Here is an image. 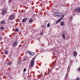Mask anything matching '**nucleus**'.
Returning <instances> with one entry per match:
<instances>
[{"label":"nucleus","mask_w":80,"mask_h":80,"mask_svg":"<svg viewBox=\"0 0 80 80\" xmlns=\"http://www.w3.org/2000/svg\"><path fill=\"white\" fill-rule=\"evenodd\" d=\"M35 57H33L32 59L30 62V67L31 68H33L34 67V65L35 64Z\"/></svg>","instance_id":"f257e3e1"},{"label":"nucleus","mask_w":80,"mask_h":80,"mask_svg":"<svg viewBox=\"0 0 80 80\" xmlns=\"http://www.w3.org/2000/svg\"><path fill=\"white\" fill-rule=\"evenodd\" d=\"M55 15L57 16V17H60V16L61 17V16H62V17L61 18H63V17H64L65 16V15H63V14H62V13H61L60 12L56 13H55Z\"/></svg>","instance_id":"f03ea898"},{"label":"nucleus","mask_w":80,"mask_h":80,"mask_svg":"<svg viewBox=\"0 0 80 80\" xmlns=\"http://www.w3.org/2000/svg\"><path fill=\"white\" fill-rule=\"evenodd\" d=\"M2 15H5L7 13V11L6 9H3L2 10Z\"/></svg>","instance_id":"7ed1b4c3"},{"label":"nucleus","mask_w":80,"mask_h":80,"mask_svg":"<svg viewBox=\"0 0 80 80\" xmlns=\"http://www.w3.org/2000/svg\"><path fill=\"white\" fill-rule=\"evenodd\" d=\"M75 11L78 13L80 12V8H77L75 9Z\"/></svg>","instance_id":"20e7f679"},{"label":"nucleus","mask_w":80,"mask_h":80,"mask_svg":"<svg viewBox=\"0 0 80 80\" xmlns=\"http://www.w3.org/2000/svg\"><path fill=\"white\" fill-rule=\"evenodd\" d=\"M28 54L30 55H31V56H33L35 55V53L32 52L30 51L28 52Z\"/></svg>","instance_id":"39448f33"},{"label":"nucleus","mask_w":80,"mask_h":80,"mask_svg":"<svg viewBox=\"0 0 80 80\" xmlns=\"http://www.w3.org/2000/svg\"><path fill=\"white\" fill-rule=\"evenodd\" d=\"M17 45H18V42L17 41H15L13 44V46L15 47L17 46Z\"/></svg>","instance_id":"423d86ee"},{"label":"nucleus","mask_w":80,"mask_h":80,"mask_svg":"<svg viewBox=\"0 0 80 80\" xmlns=\"http://www.w3.org/2000/svg\"><path fill=\"white\" fill-rule=\"evenodd\" d=\"M9 18L10 20H13L14 19V16L13 15H11L9 16Z\"/></svg>","instance_id":"0eeeda50"},{"label":"nucleus","mask_w":80,"mask_h":80,"mask_svg":"<svg viewBox=\"0 0 80 80\" xmlns=\"http://www.w3.org/2000/svg\"><path fill=\"white\" fill-rule=\"evenodd\" d=\"M73 55L74 57H76L77 56V52L76 51H75L73 53Z\"/></svg>","instance_id":"6e6552de"},{"label":"nucleus","mask_w":80,"mask_h":80,"mask_svg":"<svg viewBox=\"0 0 80 80\" xmlns=\"http://www.w3.org/2000/svg\"><path fill=\"white\" fill-rule=\"evenodd\" d=\"M5 23H6V22L5 21L2 20L1 22V25H4Z\"/></svg>","instance_id":"1a4fd4ad"},{"label":"nucleus","mask_w":80,"mask_h":80,"mask_svg":"<svg viewBox=\"0 0 80 80\" xmlns=\"http://www.w3.org/2000/svg\"><path fill=\"white\" fill-rule=\"evenodd\" d=\"M60 25L61 26H64L65 25V23L64 22L62 21L60 24Z\"/></svg>","instance_id":"9d476101"},{"label":"nucleus","mask_w":80,"mask_h":80,"mask_svg":"<svg viewBox=\"0 0 80 80\" xmlns=\"http://www.w3.org/2000/svg\"><path fill=\"white\" fill-rule=\"evenodd\" d=\"M27 19L26 18H25L22 20V22H26V21H27Z\"/></svg>","instance_id":"9b49d317"},{"label":"nucleus","mask_w":80,"mask_h":80,"mask_svg":"<svg viewBox=\"0 0 80 80\" xmlns=\"http://www.w3.org/2000/svg\"><path fill=\"white\" fill-rule=\"evenodd\" d=\"M27 59L26 58V57H24L23 58V61L24 62H25V61H27Z\"/></svg>","instance_id":"f8f14e48"},{"label":"nucleus","mask_w":80,"mask_h":80,"mask_svg":"<svg viewBox=\"0 0 80 80\" xmlns=\"http://www.w3.org/2000/svg\"><path fill=\"white\" fill-rule=\"evenodd\" d=\"M29 22L30 23H32L33 22V20L32 18H30V20H29Z\"/></svg>","instance_id":"ddd939ff"},{"label":"nucleus","mask_w":80,"mask_h":80,"mask_svg":"<svg viewBox=\"0 0 80 80\" xmlns=\"http://www.w3.org/2000/svg\"><path fill=\"white\" fill-rule=\"evenodd\" d=\"M62 36L63 38L65 39V33H63L62 34Z\"/></svg>","instance_id":"4468645a"},{"label":"nucleus","mask_w":80,"mask_h":80,"mask_svg":"<svg viewBox=\"0 0 80 80\" xmlns=\"http://www.w3.org/2000/svg\"><path fill=\"white\" fill-rule=\"evenodd\" d=\"M11 64H12V62H10L7 63L8 65H11Z\"/></svg>","instance_id":"2eb2a0df"},{"label":"nucleus","mask_w":80,"mask_h":80,"mask_svg":"<svg viewBox=\"0 0 80 80\" xmlns=\"http://www.w3.org/2000/svg\"><path fill=\"white\" fill-rule=\"evenodd\" d=\"M18 31H19V30L18 28H16L15 29V32H18Z\"/></svg>","instance_id":"dca6fc26"},{"label":"nucleus","mask_w":80,"mask_h":80,"mask_svg":"<svg viewBox=\"0 0 80 80\" xmlns=\"http://www.w3.org/2000/svg\"><path fill=\"white\" fill-rule=\"evenodd\" d=\"M5 53L6 55H7L8 54V51L6 50L5 52Z\"/></svg>","instance_id":"f3484780"},{"label":"nucleus","mask_w":80,"mask_h":80,"mask_svg":"<svg viewBox=\"0 0 80 80\" xmlns=\"http://www.w3.org/2000/svg\"><path fill=\"white\" fill-rule=\"evenodd\" d=\"M47 26L48 27H50V23H48L47 24Z\"/></svg>","instance_id":"a211bd4d"},{"label":"nucleus","mask_w":80,"mask_h":80,"mask_svg":"<svg viewBox=\"0 0 80 80\" xmlns=\"http://www.w3.org/2000/svg\"><path fill=\"white\" fill-rule=\"evenodd\" d=\"M3 27H1L0 28V29H1V30H3Z\"/></svg>","instance_id":"6ab92c4d"},{"label":"nucleus","mask_w":80,"mask_h":80,"mask_svg":"<svg viewBox=\"0 0 80 80\" xmlns=\"http://www.w3.org/2000/svg\"><path fill=\"white\" fill-rule=\"evenodd\" d=\"M60 22V21H57L56 22V23H59Z\"/></svg>","instance_id":"aec40b11"},{"label":"nucleus","mask_w":80,"mask_h":80,"mask_svg":"<svg viewBox=\"0 0 80 80\" xmlns=\"http://www.w3.org/2000/svg\"><path fill=\"white\" fill-rule=\"evenodd\" d=\"M21 61H19L18 62V64H20V63H21Z\"/></svg>","instance_id":"412c9836"},{"label":"nucleus","mask_w":80,"mask_h":80,"mask_svg":"<svg viewBox=\"0 0 80 80\" xmlns=\"http://www.w3.org/2000/svg\"><path fill=\"white\" fill-rule=\"evenodd\" d=\"M26 68H24V69H23V72H26Z\"/></svg>","instance_id":"4be33fe9"},{"label":"nucleus","mask_w":80,"mask_h":80,"mask_svg":"<svg viewBox=\"0 0 80 80\" xmlns=\"http://www.w3.org/2000/svg\"><path fill=\"white\" fill-rule=\"evenodd\" d=\"M76 80H80V78H76Z\"/></svg>","instance_id":"5701e85b"},{"label":"nucleus","mask_w":80,"mask_h":80,"mask_svg":"<svg viewBox=\"0 0 80 80\" xmlns=\"http://www.w3.org/2000/svg\"><path fill=\"white\" fill-rule=\"evenodd\" d=\"M2 38L1 37H0V41H1V40H2Z\"/></svg>","instance_id":"b1692460"},{"label":"nucleus","mask_w":80,"mask_h":80,"mask_svg":"<svg viewBox=\"0 0 80 80\" xmlns=\"http://www.w3.org/2000/svg\"><path fill=\"white\" fill-rule=\"evenodd\" d=\"M33 16L34 17H36V15L34 14H33Z\"/></svg>","instance_id":"393cba45"},{"label":"nucleus","mask_w":80,"mask_h":80,"mask_svg":"<svg viewBox=\"0 0 80 80\" xmlns=\"http://www.w3.org/2000/svg\"><path fill=\"white\" fill-rule=\"evenodd\" d=\"M70 20H73V17H71L70 18Z\"/></svg>","instance_id":"a878e982"},{"label":"nucleus","mask_w":80,"mask_h":80,"mask_svg":"<svg viewBox=\"0 0 80 80\" xmlns=\"http://www.w3.org/2000/svg\"><path fill=\"white\" fill-rule=\"evenodd\" d=\"M42 34H43L42 32H41V33H40V35H42Z\"/></svg>","instance_id":"bb28decb"},{"label":"nucleus","mask_w":80,"mask_h":80,"mask_svg":"<svg viewBox=\"0 0 80 80\" xmlns=\"http://www.w3.org/2000/svg\"><path fill=\"white\" fill-rule=\"evenodd\" d=\"M78 70L79 71H80V67H79L78 68Z\"/></svg>","instance_id":"cd10ccee"},{"label":"nucleus","mask_w":80,"mask_h":80,"mask_svg":"<svg viewBox=\"0 0 80 80\" xmlns=\"http://www.w3.org/2000/svg\"><path fill=\"white\" fill-rule=\"evenodd\" d=\"M43 27H44V25H42L41 27H42V28H43Z\"/></svg>","instance_id":"c85d7f7f"},{"label":"nucleus","mask_w":80,"mask_h":80,"mask_svg":"<svg viewBox=\"0 0 80 80\" xmlns=\"http://www.w3.org/2000/svg\"><path fill=\"white\" fill-rule=\"evenodd\" d=\"M13 0H9V3L10 2V1H12Z\"/></svg>","instance_id":"c756f323"},{"label":"nucleus","mask_w":80,"mask_h":80,"mask_svg":"<svg viewBox=\"0 0 80 80\" xmlns=\"http://www.w3.org/2000/svg\"><path fill=\"white\" fill-rule=\"evenodd\" d=\"M50 72H48V74L49 73H50Z\"/></svg>","instance_id":"7c9ffc66"}]
</instances>
